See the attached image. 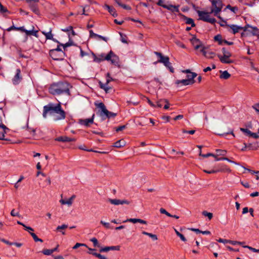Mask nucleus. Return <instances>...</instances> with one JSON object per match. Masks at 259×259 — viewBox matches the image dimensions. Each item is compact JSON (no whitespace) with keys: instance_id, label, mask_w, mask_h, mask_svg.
I'll use <instances>...</instances> for the list:
<instances>
[{"instance_id":"21","label":"nucleus","mask_w":259,"mask_h":259,"mask_svg":"<svg viewBox=\"0 0 259 259\" xmlns=\"http://www.w3.org/2000/svg\"><path fill=\"white\" fill-rule=\"evenodd\" d=\"M220 78L223 79H228L231 76V74L228 73V72L226 70L225 71H220Z\"/></svg>"},{"instance_id":"61","label":"nucleus","mask_w":259,"mask_h":259,"mask_svg":"<svg viewBox=\"0 0 259 259\" xmlns=\"http://www.w3.org/2000/svg\"><path fill=\"white\" fill-rule=\"evenodd\" d=\"M11 215L13 217H18L19 216V212H15V210L14 209H13V210H12L11 212Z\"/></svg>"},{"instance_id":"16","label":"nucleus","mask_w":259,"mask_h":259,"mask_svg":"<svg viewBox=\"0 0 259 259\" xmlns=\"http://www.w3.org/2000/svg\"><path fill=\"white\" fill-rule=\"evenodd\" d=\"M56 141L62 142H75L76 141V139L71 138L68 137L67 136H61L55 139Z\"/></svg>"},{"instance_id":"64","label":"nucleus","mask_w":259,"mask_h":259,"mask_svg":"<svg viewBox=\"0 0 259 259\" xmlns=\"http://www.w3.org/2000/svg\"><path fill=\"white\" fill-rule=\"evenodd\" d=\"M250 137H253L254 139H258L259 138V134L252 132Z\"/></svg>"},{"instance_id":"37","label":"nucleus","mask_w":259,"mask_h":259,"mask_svg":"<svg viewBox=\"0 0 259 259\" xmlns=\"http://www.w3.org/2000/svg\"><path fill=\"white\" fill-rule=\"evenodd\" d=\"M202 213L204 216L207 217L209 220H211L212 218L213 214L211 212H208L206 211H203Z\"/></svg>"},{"instance_id":"57","label":"nucleus","mask_w":259,"mask_h":259,"mask_svg":"<svg viewBox=\"0 0 259 259\" xmlns=\"http://www.w3.org/2000/svg\"><path fill=\"white\" fill-rule=\"evenodd\" d=\"M157 4L158 6H161L164 8V6H166V5L164 4V0H159Z\"/></svg>"},{"instance_id":"5","label":"nucleus","mask_w":259,"mask_h":259,"mask_svg":"<svg viewBox=\"0 0 259 259\" xmlns=\"http://www.w3.org/2000/svg\"><path fill=\"white\" fill-rule=\"evenodd\" d=\"M210 2L212 6L210 13H213L214 16L221 19L222 18L219 13L221 12L223 7L222 1L221 0H210Z\"/></svg>"},{"instance_id":"13","label":"nucleus","mask_w":259,"mask_h":259,"mask_svg":"<svg viewBox=\"0 0 259 259\" xmlns=\"http://www.w3.org/2000/svg\"><path fill=\"white\" fill-rule=\"evenodd\" d=\"M22 79V77L21 75V70L20 69H17L16 70V73L12 79L13 83L14 85H17L21 81Z\"/></svg>"},{"instance_id":"10","label":"nucleus","mask_w":259,"mask_h":259,"mask_svg":"<svg viewBox=\"0 0 259 259\" xmlns=\"http://www.w3.org/2000/svg\"><path fill=\"white\" fill-rule=\"evenodd\" d=\"M106 81L105 84L102 83L101 81L99 82L100 87L101 89H103L106 93H109L110 90H111V88L108 85V83L112 80V78L110 76V73H107L106 75Z\"/></svg>"},{"instance_id":"40","label":"nucleus","mask_w":259,"mask_h":259,"mask_svg":"<svg viewBox=\"0 0 259 259\" xmlns=\"http://www.w3.org/2000/svg\"><path fill=\"white\" fill-rule=\"evenodd\" d=\"M42 253L44 254L47 255H50L53 253L52 250L51 249H43L42 251Z\"/></svg>"},{"instance_id":"18","label":"nucleus","mask_w":259,"mask_h":259,"mask_svg":"<svg viewBox=\"0 0 259 259\" xmlns=\"http://www.w3.org/2000/svg\"><path fill=\"white\" fill-rule=\"evenodd\" d=\"M89 32H90V37L95 38V39H97V38L101 39L105 41H107V38L106 37H104L101 35H100L96 33H95L92 30H90Z\"/></svg>"},{"instance_id":"20","label":"nucleus","mask_w":259,"mask_h":259,"mask_svg":"<svg viewBox=\"0 0 259 259\" xmlns=\"http://www.w3.org/2000/svg\"><path fill=\"white\" fill-rule=\"evenodd\" d=\"M42 33L46 36V39H52V40L55 41L57 42L58 43H59V42L58 41L55 40L53 38V35L52 33V29H50V30L48 32H46L45 31H42Z\"/></svg>"},{"instance_id":"3","label":"nucleus","mask_w":259,"mask_h":259,"mask_svg":"<svg viewBox=\"0 0 259 259\" xmlns=\"http://www.w3.org/2000/svg\"><path fill=\"white\" fill-rule=\"evenodd\" d=\"M94 61L96 63H99L101 61L107 60L111 63L115 64L119 63V58L113 52L110 51L108 54H101L97 56L94 54Z\"/></svg>"},{"instance_id":"28","label":"nucleus","mask_w":259,"mask_h":259,"mask_svg":"<svg viewBox=\"0 0 259 259\" xmlns=\"http://www.w3.org/2000/svg\"><path fill=\"white\" fill-rule=\"evenodd\" d=\"M2 129V131H0V140H6L5 139V135L7 133L6 131H9V128L4 129V128H1Z\"/></svg>"},{"instance_id":"11","label":"nucleus","mask_w":259,"mask_h":259,"mask_svg":"<svg viewBox=\"0 0 259 259\" xmlns=\"http://www.w3.org/2000/svg\"><path fill=\"white\" fill-rule=\"evenodd\" d=\"M154 54L157 56V63H162L164 65H168L169 63V58L167 56H164L157 52H154Z\"/></svg>"},{"instance_id":"29","label":"nucleus","mask_w":259,"mask_h":259,"mask_svg":"<svg viewBox=\"0 0 259 259\" xmlns=\"http://www.w3.org/2000/svg\"><path fill=\"white\" fill-rule=\"evenodd\" d=\"M214 40L218 42L220 45H223L224 39L221 35H217L214 36Z\"/></svg>"},{"instance_id":"30","label":"nucleus","mask_w":259,"mask_h":259,"mask_svg":"<svg viewBox=\"0 0 259 259\" xmlns=\"http://www.w3.org/2000/svg\"><path fill=\"white\" fill-rule=\"evenodd\" d=\"M78 148L79 149L83 150L86 151L95 152H98V153H105V152H99L97 151H94L92 149H88L85 148V146L84 145H81V146H79Z\"/></svg>"},{"instance_id":"25","label":"nucleus","mask_w":259,"mask_h":259,"mask_svg":"<svg viewBox=\"0 0 259 259\" xmlns=\"http://www.w3.org/2000/svg\"><path fill=\"white\" fill-rule=\"evenodd\" d=\"M106 8L108 10L109 12L113 16L116 17L117 16V14L116 12V11L114 8L111 7L108 5H105V6Z\"/></svg>"},{"instance_id":"8","label":"nucleus","mask_w":259,"mask_h":259,"mask_svg":"<svg viewBox=\"0 0 259 259\" xmlns=\"http://www.w3.org/2000/svg\"><path fill=\"white\" fill-rule=\"evenodd\" d=\"M197 13L198 15L199 19L201 20L209 22L211 24H214L216 22V20L214 18L210 17V12L197 10Z\"/></svg>"},{"instance_id":"59","label":"nucleus","mask_w":259,"mask_h":259,"mask_svg":"<svg viewBox=\"0 0 259 259\" xmlns=\"http://www.w3.org/2000/svg\"><path fill=\"white\" fill-rule=\"evenodd\" d=\"M223 56H226L227 57H230L231 54L229 52L226 51L225 48L223 49Z\"/></svg>"},{"instance_id":"39","label":"nucleus","mask_w":259,"mask_h":259,"mask_svg":"<svg viewBox=\"0 0 259 259\" xmlns=\"http://www.w3.org/2000/svg\"><path fill=\"white\" fill-rule=\"evenodd\" d=\"M90 240L93 243L94 246L95 247H100V245L98 243V241L97 239V238L94 237L92 238Z\"/></svg>"},{"instance_id":"2","label":"nucleus","mask_w":259,"mask_h":259,"mask_svg":"<svg viewBox=\"0 0 259 259\" xmlns=\"http://www.w3.org/2000/svg\"><path fill=\"white\" fill-rule=\"evenodd\" d=\"M70 85L65 81H59L51 83L48 89L49 92L53 96L62 95L70 96Z\"/></svg>"},{"instance_id":"50","label":"nucleus","mask_w":259,"mask_h":259,"mask_svg":"<svg viewBox=\"0 0 259 259\" xmlns=\"http://www.w3.org/2000/svg\"><path fill=\"white\" fill-rule=\"evenodd\" d=\"M100 223L102 224L107 229L112 228L110 227V225L109 223H106L103 221H101Z\"/></svg>"},{"instance_id":"62","label":"nucleus","mask_w":259,"mask_h":259,"mask_svg":"<svg viewBox=\"0 0 259 259\" xmlns=\"http://www.w3.org/2000/svg\"><path fill=\"white\" fill-rule=\"evenodd\" d=\"M0 240H1L2 242H4V243H6V244H7L9 245H13V243L14 242H10V241H8V240H6V239H0Z\"/></svg>"},{"instance_id":"7","label":"nucleus","mask_w":259,"mask_h":259,"mask_svg":"<svg viewBox=\"0 0 259 259\" xmlns=\"http://www.w3.org/2000/svg\"><path fill=\"white\" fill-rule=\"evenodd\" d=\"M96 106L101 110L100 114L101 117L105 116L107 118H110L111 117H114L116 116L117 114L109 111L106 108L104 104L102 102L99 103H95Z\"/></svg>"},{"instance_id":"49","label":"nucleus","mask_w":259,"mask_h":259,"mask_svg":"<svg viewBox=\"0 0 259 259\" xmlns=\"http://www.w3.org/2000/svg\"><path fill=\"white\" fill-rule=\"evenodd\" d=\"M31 9L35 14H38V13H39L38 9L35 6H34V5L31 6Z\"/></svg>"},{"instance_id":"54","label":"nucleus","mask_w":259,"mask_h":259,"mask_svg":"<svg viewBox=\"0 0 259 259\" xmlns=\"http://www.w3.org/2000/svg\"><path fill=\"white\" fill-rule=\"evenodd\" d=\"M125 127H126V125H123L119 126L118 127H116L115 130L117 132H118L120 131H122L124 129H125Z\"/></svg>"},{"instance_id":"19","label":"nucleus","mask_w":259,"mask_h":259,"mask_svg":"<svg viewBox=\"0 0 259 259\" xmlns=\"http://www.w3.org/2000/svg\"><path fill=\"white\" fill-rule=\"evenodd\" d=\"M179 6H174L172 5H166V6H164V8L167 9L171 12H179Z\"/></svg>"},{"instance_id":"52","label":"nucleus","mask_w":259,"mask_h":259,"mask_svg":"<svg viewBox=\"0 0 259 259\" xmlns=\"http://www.w3.org/2000/svg\"><path fill=\"white\" fill-rule=\"evenodd\" d=\"M109 250H119L120 246H109Z\"/></svg>"},{"instance_id":"51","label":"nucleus","mask_w":259,"mask_h":259,"mask_svg":"<svg viewBox=\"0 0 259 259\" xmlns=\"http://www.w3.org/2000/svg\"><path fill=\"white\" fill-rule=\"evenodd\" d=\"M121 36V41L127 44V41L126 40V37L125 35L122 34V33H120Z\"/></svg>"},{"instance_id":"4","label":"nucleus","mask_w":259,"mask_h":259,"mask_svg":"<svg viewBox=\"0 0 259 259\" xmlns=\"http://www.w3.org/2000/svg\"><path fill=\"white\" fill-rule=\"evenodd\" d=\"M71 45L70 43H66L65 44H60L59 46L55 49H53L50 51V56L54 60H61L63 59L64 56V53L60 48V46H63L65 49L66 47L70 46Z\"/></svg>"},{"instance_id":"34","label":"nucleus","mask_w":259,"mask_h":259,"mask_svg":"<svg viewBox=\"0 0 259 259\" xmlns=\"http://www.w3.org/2000/svg\"><path fill=\"white\" fill-rule=\"evenodd\" d=\"M175 231L176 234H177V235L178 236H179L183 241L186 242L187 241V239H186L185 236L182 234L180 233L176 229H175Z\"/></svg>"},{"instance_id":"42","label":"nucleus","mask_w":259,"mask_h":259,"mask_svg":"<svg viewBox=\"0 0 259 259\" xmlns=\"http://www.w3.org/2000/svg\"><path fill=\"white\" fill-rule=\"evenodd\" d=\"M68 227V226L66 224H63L61 226H58L56 228V231H61V230H64L65 229H66Z\"/></svg>"},{"instance_id":"9","label":"nucleus","mask_w":259,"mask_h":259,"mask_svg":"<svg viewBox=\"0 0 259 259\" xmlns=\"http://www.w3.org/2000/svg\"><path fill=\"white\" fill-rule=\"evenodd\" d=\"M181 72L186 74V79L189 80L191 85L195 83V81L194 79L197 76L196 73L191 71L190 69L183 70Z\"/></svg>"},{"instance_id":"12","label":"nucleus","mask_w":259,"mask_h":259,"mask_svg":"<svg viewBox=\"0 0 259 259\" xmlns=\"http://www.w3.org/2000/svg\"><path fill=\"white\" fill-rule=\"evenodd\" d=\"M190 41L196 50L199 51L201 52V49H204L201 44V42L196 37L193 36L192 38L190 39Z\"/></svg>"},{"instance_id":"44","label":"nucleus","mask_w":259,"mask_h":259,"mask_svg":"<svg viewBox=\"0 0 259 259\" xmlns=\"http://www.w3.org/2000/svg\"><path fill=\"white\" fill-rule=\"evenodd\" d=\"M228 134H231L234 137H235V135L234 134V132H233V130H231V129H230L229 132L226 133H224V134H218L219 136H224L226 135H228Z\"/></svg>"},{"instance_id":"14","label":"nucleus","mask_w":259,"mask_h":259,"mask_svg":"<svg viewBox=\"0 0 259 259\" xmlns=\"http://www.w3.org/2000/svg\"><path fill=\"white\" fill-rule=\"evenodd\" d=\"M94 116L95 115L93 114L91 118H87L84 119H80L79 120L78 123L85 126H89L90 124L93 123Z\"/></svg>"},{"instance_id":"23","label":"nucleus","mask_w":259,"mask_h":259,"mask_svg":"<svg viewBox=\"0 0 259 259\" xmlns=\"http://www.w3.org/2000/svg\"><path fill=\"white\" fill-rule=\"evenodd\" d=\"M219 58L222 63L229 64L232 63V61L230 59V57H227L226 56H219Z\"/></svg>"},{"instance_id":"55","label":"nucleus","mask_w":259,"mask_h":259,"mask_svg":"<svg viewBox=\"0 0 259 259\" xmlns=\"http://www.w3.org/2000/svg\"><path fill=\"white\" fill-rule=\"evenodd\" d=\"M138 219H129L124 221L123 222H129L135 224L137 223Z\"/></svg>"},{"instance_id":"26","label":"nucleus","mask_w":259,"mask_h":259,"mask_svg":"<svg viewBox=\"0 0 259 259\" xmlns=\"http://www.w3.org/2000/svg\"><path fill=\"white\" fill-rule=\"evenodd\" d=\"M247 148H248L250 150H257V148L259 147V143L256 142L254 144L249 143L248 144H247Z\"/></svg>"},{"instance_id":"56","label":"nucleus","mask_w":259,"mask_h":259,"mask_svg":"<svg viewBox=\"0 0 259 259\" xmlns=\"http://www.w3.org/2000/svg\"><path fill=\"white\" fill-rule=\"evenodd\" d=\"M8 11V10L7 9V8H6L5 7H4L2 4L1 3H0V12L1 13H5V12H7Z\"/></svg>"},{"instance_id":"24","label":"nucleus","mask_w":259,"mask_h":259,"mask_svg":"<svg viewBox=\"0 0 259 259\" xmlns=\"http://www.w3.org/2000/svg\"><path fill=\"white\" fill-rule=\"evenodd\" d=\"M176 83L178 85L181 84L182 85H191L189 80H187L186 79H183L181 80H177L176 81Z\"/></svg>"},{"instance_id":"27","label":"nucleus","mask_w":259,"mask_h":259,"mask_svg":"<svg viewBox=\"0 0 259 259\" xmlns=\"http://www.w3.org/2000/svg\"><path fill=\"white\" fill-rule=\"evenodd\" d=\"M125 145V142L124 141L120 140L116 141L114 143V147L116 148H121Z\"/></svg>"},{"instance_id":"63","label":"nucleus","mask_w":259,"mask_h":259,"mask_svg":"<svg viewBox=\"0 0 259 259\" xmlns=\"http://www.w3.org/2000/svg\"><path fill=\"white\" fill-rule=\"evenodd\" d=\"M183 133H188V134H191V135H193V134H194L195 133V130L187 131V130H183Z\"/></svg>"},{"instance_id":"48","label":"nucleus","mask_w":259,"mask_h":259,"mask_svg":"<svg viewBox=\"0 0 259 259\" xmlns=\"http://www.w3.org/2000/svg\"><path fill=\"white\" fill-rule=\"evenodd\" d=\"M199 155L204 158H206V157H208L209 156H214V154H212V153H208L207 154H201V151L200 150V154Z\"/></svg>"},{"instance_id":"33","label":"nucleus","mask_w":259,"mask_h":259,"mask_svg":"<svg viewBox=\"0 0 259 259\" xmlns=\"http://www.w3.org/2000/svg\"><path fill=\"white\" fill-rule=\"evenodd\" d=\"M226 9L230 10L232 12L234 13H236L238 10V8L237 7H231L230 5H228L226 6Z\"/></svg>"},{"instance_id":"35","label":"nucleus","mask_w":259,"mask_h":259,"mask_svg":"<svg viewBox=\"0 0 259 259\" xmlns=\"http://www.w3.org/2000/svg\"><path fill=\"white\" fill-rule=\"evenodd\" d=\"M30 235L35 242H43V240L39 238L35 233H30Z\"/></svg>"},{"instance_id":"46","label":"nucleus","mask_w":259,"mask_h":259,"mask_svg":"<svg viewBox=\"0 0 259 259\" xmlns=\"http://www.w3.org/2000/svg\"><path fill=\"white\" fill-rule=\"evenodd\" d=\"M252 108L258 113L259 114V102L254 104L252 106Z\"/></svg>"},{"instance_id":"15","label":"nucleus","mask_w":259,"mask_h":259,"mask_svg":"<svg viewBox=\"0 0 259 259\" xmlns=\"http://www.w3.org/2000/svg\"><path fill=\"white\" fill-rule=\"evenodd\" d=\"M108 201L110 202L112 204L114 205H119V204H128L130 203L129 201L126 200H120L117 199H109Z\"/></svg>"},{"instance_id":"36","label":"nucleus","mask_w":259,"mask_h":259,"mask_svg":"<svg viewBox=\"0 0 259 259\" xmlns=\"http://www.w3.org/2000/svg\"><path fill=\"white\" fill-rule=\"evenodd\" d=\"M186 23L187 24L191 25L192 27H194L195 25L193 20L192 19H191V18H186Z\"/></svg>"},{"instance_id":"43","label":"nucleus","mask_w":259,"mask_h":259,"mask_svg":"<svg viewBox=\"0 0 259 259\" xmlns=\"http://www.w3.org/2000/svg\"><path fill=\"white\" fill-rule=\"evenodd\" d=\"M240 130L241 131H242V132L245 133L247 135L250 136L251 134V132L250 131H249V130H248L247 128H240Z\"/></svg>"},{"instance_id":"1","label":"nucleus","mask_w":259,"mask_h":259,"mask_svg":"<svg viewBox=\"0 0 259 259\" xmlns=\"http://www.w3.org/2000/svg\"><path fill=\"white\" fill-rule=\"evenodd\" d=\"M48 113L51 114L54 113L56 115H54L53 120L55 121L63 120L66 118V113L62 108L61 103L59 102L56 105L52 103H50L43 107L42 116L46 118L47 117Z\"/></svg>"},{"instance_id":"32","label":"nucleus","mask_w":259,"mask_h":259,"mask_svg":"<svg viewBox=\"0 0 259 259\" xmlns=\"http://www.w3.org/2000/svg\"><path fill=\"white\" fill-rule=\"evenodd\" d=\"M89 254H91L97 257H98L100 259H109L107 257H106L105 256L102 255L100 253H93V252H89Z\"/></svg>"},{"instance_id":"38","label":"nucleus","mask_w":259,"mask_h":259,"mask_svg":"<svg viewBox=\"0 0 259 259\" xmlns=\"http://www.w3.org/2000/svg\"><path fill=\"white\" fill-rule=\"evenodd\" d=\"M216 152L218 153V155L224 156L227 153V151L225 150L217 149Z\"/></svg>"},{"instance_id":"31","label":"nucleus","mask_w":259,"mask_h":259,"mask_svg":"<svg viewBox=\"0 0 259 259\" xmlns=\"http://www.w3.org/2000/svg\"><path fill=\"white\" fill-rule=\"evenodd\" d=\"M60 202L62 204H67L68 205L70 206L72 205L73 201L69 198L67 200L64 199H61L60 200Z\"/></svg>"},{"instance_id":"60","label":"nucleus","mask_w":259,"mask_h":259,"mask_svg":"<svg viewBox=\"0 0 259 259\" xmlns=\"http://www.w3.org/2000/svg\"><path fill=\"white\" fill-rule=\"evenodd\" d=\"M229 240H230L224 239H222V238H220L219 239L217 240V241L219 242L223 243L224 244L227 243H229Z\"/></svg>"},{"instance_id":"53","label":"nucleus","mask_w":259,"mask_h":259,"mask_svg":"<svg viewBox=\"0 0 259 259\" xmlns=\"http://www.w3.org/2000/svg\"><path fill=\"white\" fill-rule=\"evenodd\" d=\"M203 171L204 172L208 174H215V173H217L218 172L217 169H212V170H207L204 169Z\"/></svg>"},{"instance_id":"58","label":"nucleus","mask_w":259,"mask_h":259,"mask_svg":"<svg viewBox=\"0 0 259 259\" xmlns=\"http://www.w3.org/2000/svg\"><path fill=\"white\" fill-rule=\"evenodd\" d=\"M109 251H110L109 250V246H106V247H102V248H101L100 249V252H108Z\"/></svg>"},{"instance_id":"47","label":"nucleus","mask_w":259,"mask_h":259,"mask_svg":"<svg viewBox=\"0 0 259 259\" xmlns=\"http://www.w3.org/2000/svg\"><path fill=\"white\" fill-rule=\"evenodd\" d=\"M161 213L165 214L167 216L169 217L171 216V214L168 212L164 208H161L159 210Z\"/></svg>"},{"instance_id":"22","label":"nucleus","mask_w":259,"mask_h":259,"mask_svg":"<svg viewBox=\"0 0 259 259\" xmlns=\"http://www.w3.org/2000/svg\"><path fill=\"white\" fill-rule=\"evenodd\" d=\"M220 168L217 169L218 172H231V170L227 165L221 164L219 165Z\"/></svg>"},{"instance_id":"17","label":"nucleus","mask_w":259,"mask_h":259,"mask_svg":"<svg viewBox=\"0 0 259 259\" xmlns=\"http://www.w3.org/2000/svg\"><path fill=\"white\" fill-rule=\"evenodd\" d=\"M201 53L207 58H212L215 56V54L213 52L207 50L204 48L201 49Z\"/></svg>"},{"instance_id":"45","label":"nucleus","mask_w":259,"mask_h":259,"mask_svg":"<svg viewBox=\"0 0 259 259\" xmlns=\"http://www.w3.org/2000/svg\"><path fill=\"white\" fill-rule=\"evenodd\" d=\"M80 246H85L86 247H88L87 245L85 244L84 243H76L75 245L73 247V249H77Z\"/></svg>"},{"instance_id":"6","label":"nucleus","mask_w":259,"mask_h":259,"mask_svg":"<svg viewBox=\"0 0 259 259\" xmlns=\"http://www.w3.org/2000/svg\"><path fill=\"white\" fill-rule=\"evenodd\" d=\"M226 25L227 27H230L232 29V33L233 34H235L238 32L240 30H243L244 31H246L247 30V28L249 27L253 30V31H251L253 35H256V33L258 31V29L257 28V27H252L249 26V25H247L245 27H241L234 24H226Z\"/></svg>"},{"instance_id":"41","label":"nucleus","mask_w":259,"mask_h":259,"mask_svg":"<svg viewBox=\"0 0 259 259\" xmlns=\"http://www.w3.org/2000/svg\"><path fill=\"white\" fill-rule=\"evenodd\" d=\"M243 247L244 248H248L250 250L252 251L253 252H257V253L259 252V249H256V248H253V247H252L251 246H247V245L243 246Z\"/></svg>"}]
</instances>
